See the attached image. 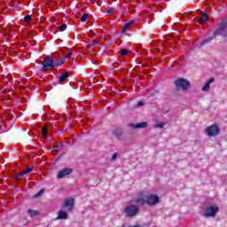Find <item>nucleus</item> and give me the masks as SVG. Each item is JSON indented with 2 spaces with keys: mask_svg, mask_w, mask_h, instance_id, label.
Wrapping results in <instances>:
<instances>
[{
  "mask_svg": "<svg viewBox=\"0 0 227 227\" xmlns=\"http://www.w3.org/2000/svg\"><path fill=\"white\" fill-rule=\"evenodd\" d=\"M176 87L183 90V91H187L191 88V82L187 81L185 78H179L175 81Z\"/></svg>",
  "mask_w": 227,
  "mask_h": 227,
  "instance_id": "f257e3e1",
  "label": "nucleus"
},
{
  "mask_svg": "<svg viewBox=\"0 0 227 227\" xmlns=\"http://www.w3.org/2000/svg\"><path fill=\"white\" fill-rule=\"evenodd\" d=\"M146 201L147 195L143 192H138L134 198V203H136L137 207H145V205H146Z\"/></svg>",
  "mask_w": 227,
  "mask_h": 227,
  "instance_id": "f03ea898",
  "label": "nucleus"
},
{
  "mask_svg": "<svg viewBox=\"0 0 227 227\" xmlns=\"http://www.w3.org/2000/svg\"><path fill=\"white\" fill-rule=\"evenodd\" d=\"M217 212H219V207L210 205L206 207L203 216L204 217H215Z\"/></svg>",
  "mask_w": 227,
  "mask_h": 227,
  "instance_id": "7ed1b4c3",
  "label": "nucleus"
},
{
  "mask_svg": "<svg viewBox=\"0 0 227 227\" xmlns=\"http://www.w3.org/2000/svg\"><path fill=\"white\" fill-rule=\"evenodd\" d=\"M51 68H54V59L51 58V56H47L43 60L41 72H47V70H51Z\"/></svg>",
  "mask_w": 227,
  "mask_h": 227,
  "instance_id": "20e7f679",
  "label": "nucleus"
},
{
  "mask_svg": "<svg viewBox=\"0 0 227 227\" xmlns=\"http://www.w3.org/2000/svg\"><path fill=\"white\" fill-rule=\"evenodd\" d=\"M137 212H139V207L136 205L128 206L124 209V214L127 217H134L135 215H137Z\"/></svg>",
  "mask_w": 227,
  "mask_h": 227,
  "instance_id": "39448f33",
  "label": "nucleus"
},
{
  "mask_svg": "<svg viewBox=\"0 0 227 227\" xmlns=\"http://www.w3.org/2000/svg\"><path fill=\"white\" fill-rule=\"evenodd\" d=\"M160 201V198L155 194L147 195L146 205L149 207H153V205H157Z\"/></svg>",
  "mask_w": 227,
  "mask_h": 227,
  "instance_id": "423d86ee",
  "label": "nucleus"
},
{
  "mask_svg": "<svg viewBox=\"0 0 227 227\" xmlns=\"http://www.w3.org/2000/svg\"><path fill=\"white\" fill-rule=\"evenodd\" d=\"M206 134L207 136H209V137H212L214 136H217V134H219V126H217V125L209 126L206 129Z\"/></svg>",
  "mask_w": 227,
  "mask_h": 227,
  "instance_id": "0eeeda50",
  "label": "nucleus"
},
{
  "mask_svg": "<svg viewBox=\"0 0 227 227\" xmlns=\"http://www.w3.org/2000/svg\"><path fill=\"white\" fill-rule=\"evenodd\" d=\"M74 198H68L64 201L62 207L67 208V212H72L74 210Z\"/></svg>",
  "mask_w": 227,
  "mask_h": 227,
  "instance_id": "6e6552de",
  "label": "nucleus"
},
{
  "mask_svg": "<svg viewBox=\"0 0 227 227\" xmlns=\"http://www.w3.org/2000/svg\"><path fill=\"white\" fill-rule=\"evenodd\" d=\"M129 127L133 130L139 129H146L148 127V122L144 121L137 124L130 123L129 124Z\"/></svg>",
  "mask_w": 227,
  "mask_h": 227,
  "instance_id": "1a4fd4ad",
  "label": "nucleus"
},
{
  "mask_svg": "<svg viewBox=\"0 0 227 227\" xmlns=\"http://www.w3.org/2000/svg\"><path fill=\"white\" fill-rule=\"evenodd\" d=\"M31 171H33V168H28L25 169L23 172H20V174L14 176V180L16 182H20L21 178H24L25 175H27V173H31Z\"/></svg>",
  "mask_w": 227,
  "mask_h": 227,
  "instance_id": "9d476101",
  "label": "nucleus"
},
{
  "mask_svg": "<svg viewBox=\"0 0 227 227\" xmlns=\"http://www.w3.org/2000/svg\"><path fill=\"white\" fill-rule=\"evenodd\" d=\"M72 171V168H64L58 173L57 178H65L66 176H68V175H71Z\"/></svg>",
  "mask_w": 227,
  "mask_h": 227,
  "instance_id": "9b49d317",
  "label": "nucleus"
},
{
  "mask_svg": "<svg viewBox=\"0 0 227 227\" xmlns=\"http://www.w3.org/2000/svg\"><path fill=\"white\" fill-rule=\"evenodd\" d=\"M214 40H215V37H214V35L207 37L206 39L200 41L199 43V45L200 47H205V45H208V43H211Z\"/></svg>",
  "mask_w": 227,
  "mask_h": 227,
  "instance_id": "f8f14e48",
  "label": "nucleus"
},
{
  "mask_svg": "<svg viewBox=\"0 0 227 227\" xmlns=\"http://www.w3.org/2000/svg\"><path fill=\"white\" fill-rule=\"evenodd\" d=\"M112 134L116 139H120L123 134V129L121 128H115L112 130Z\"/></svg>",
  "mask_w": 227,
  "mask_h": 227,
  "instance_id": "ddd939ff",
  "label": "nucleus"
},
{
  "mask_svg": "<svg viewBox=\"0 0 227 227\" xmlns=\"http://www.w3.org/2000/svg\"><path fill=\"white\" fill-rule=\"evenodd\" d=\"M68 219V213L64 210H59L58 213L57 220H67Z\"/></svg>",
  "mask_w": 227,
  "mask_h": 227,
  "instance_id": "4468645a",
  "label": "nucleus"
},
{
  "mask_svg": "<svg viewBox=\"0 0 227 227\" xmlns=\"http://www.w3.org/2000/svg\"><path fill=\"white\" fill-rule=\"evenodd\" d=\"M224 29L223 28H221V27H218L215 32L213 33V36L214 38H217V36H221L223 35H224Z\"/></svg>",
  "mask_w": 227,
  "mask_h": 227,
  "instance_id": "2eb2a0df",
  "label": "nucleus"
},
{
  "mask_svg": "<svg viewBox=\"0 0 227 227\" xmlns=\"http://www.w3.org/2000/svg\"><path fill=\"white\" fill-rule=\"evenodd\" d=\"M214 82V78L209 79L202 88V91H210V84Z\"/></svg>",
  "mask_w": 227,
  "mask_h": 227,
  "instance_id": "dca6fc26",
  "label": "nucleus"
},
{
  "mask_svg": "<svg viewBox=\"0 0 227 227\" xmlns=\"http://www.w3.org/2000/svg\"><path fill=\"white\" fill-rule=\"evenodd\" d=\"M65 63V59H53V68L57 67H61Z\"/></svg>",
  "mask_w": 227,
  "mask_h": 227,
  "instance_id": "f3484780",
  "label": "nucleus"
},
{
  "mask_svg": "<svg viewBox=\"0 0 227 227\" xmlns=\"http://www.w3.org/2000/svg\"><path fill=\"white\" fill-rule=\"evenodd\" d=\"M207 20H208V14L204 12V13H202L200 19L199 20V23L203 26V24H205V22H207Z\"/></svg>",
  "mask_w": 227,
  "mask_h": 227,
  "instance_id": "a211bd4d",
  "label": "nucleus"
},
{
  "mask_svg": "<svg viewBox=\"0 0 227 227\" xmlns=\"http://www.w3.org/2000/svg\"><path fill=\"white\" fill-rule=\"evenodd\" d=\"M68 77H69L68 73H64V74H62L59 76V82H65V81H67Z\"/></svg>",
  "mask_w": 227,
  "mask_h": 227,
  "instance_id": "6ab92c4d",
  "label": "nucleus"
},
{
  "mask_svg": "<svg viewBox=\"0 0 227 227\" xmlns=\"http://www.w3.org/2000/svg\"><path fill=\"white\" fill-rule=\"evenodd\" d=\"M27 213H28V215H30V217H36V215H38V214H40V212H38L36 210H33V209H28Z\"/></svg>",
  "mask_w": 227,
  "mask_h": 227,
  "instance_id": "aec40b11",
  "label": "nucleus"
},
{
  "mask_svg": "<svg viewBox=\"0 0 227 227\" xmlns=\"http://www.w3.org/2000/svg\"><path fill=\"white\" fill-rule=\"evenodd\" d=\"M42 132H43V137H47L48 134H49V127L48 126H44L42 129Z\"/></svg>",
  "mask_w": 227,
  "mask_h": 227,
  "instance_id": "412c9836",
  "label": "nucleus"
},
{
  "mask_svg": "<svg viewBox=\"0 0 227 227\" xmlns=\"http://www.w3.org/2000/svg\"><path fill=\"white\" fill-rule=\"evenodd\" d=\"M97 45H98V40H93L92 42H90V43L89 44V47L91 49L93 47H97Z\"/></svg>",
  "mask_w": 227,
  "mask_h": 227,
  "instance_id": "4be33fe9",
  "label": "nucleus"
},
{
  "mask_svg": "<svg viewBox=\"0 0 227 227\" xmlns=\"http://www.w3.org/2000/svg\"><path fill=\"white\" fill-rule=\"evenodd\" d=\"M88 17H90V14H88V13L83 14L81 18V21L86 22L88 20Z\"/></svg>",
  "mask_w": 227,
  "mask_h": 227,
  "instance_id": "5701e85b",
  "label": "nucleus"
},
{
  "mask_svg": "<svg viewBox=\"0 0 227 227\" xmlns=\"http://www.w3.org/2000/svg\"><path fill=\"white\" fill-rule=\"evenodd\" d=\"M43 192H45V189H41V190L34 196V198H40V196H42V194H43Z\"/></svg>",
  "mask_w": 227,
  "mask_h": 227,
  "instance_id": "b1692460",
  "label": "nucleus"
},
{
  "mask_svg": "<svg viewBox=\"0 0 227 227\" xmlns=\"http://www.w3.org/2000/svg\"><path fill=\"white\" fill-rule=\"evenodd\" d=\"M219 27H221L222 29L225 30L226 27H227V24H226V21H222L220 24H219Z\"/></svg>",
  "mask_w": 227,
  "mask_h": 227,
  "instance_id": "393cba45",
  "label": "nucleus"
},
{
  "mask_svg": "<svg viewBox=\"0 0 227 227\" xmlns=\"http://www.w3.org/2000/svg\"><path fill=\"white\" fill-rule=\"evenodd\" d=\"M120 54H121L122 56H127L129 54V50L122 49L120 51Z\"/></svg>",
  "mask_w": 227,
  "mask_h": 227,
  "instance_id": "a878e982",
  "label": "nucleus"
},
{
  "mask_svg": "<svg viewBox=\"0 0 227 227\" xmlns=\"http://www.w3.org/2000/svg\"><path fill=\"white\" fill-rule=\"evenodd\" d=\"M24 20L25 22H27V24H29V22H31V15H27L24 17Z\"/></svg>",
  "mask_w": 227,
  "mask_h": 227,
  "instance_id": "bb28decb",
  "label": "nucleus"
},
{
  "mask_svg": "<svg viewBox=\"0 0 227 227\" xmlns=\"http://www.w3.org/2000/svg\"><path fill=\"white\" fill-rule=\"evenodd\" d=\"M67 24H62L59 26V31H67Z\"/></svg>",
  "mask_w": 227,
  "mask_h": 227,
  "instance_id": "cd10ccee",
  "label": "nucleus"
},
{
  "mask_svg": "<svg viewBox=\"0 0 227 227\" xmlns=\"http://www.w3.org/2000/svg\"><path fill=\"white\" fill-rule=\"evenodd\" d=\"M145 106V102L143 101H138L137 105H135L136 107H143Z\"/></svg>",
  "mask_w": 227,
  "mask_h": 227,
  "instance_id": "c85d7f7f",
  "label": "nucleus"
},
{
  "mask_svg": "<svg viewBox=\"0 0 227 227\" xmlns=\"http://www.w3.org/2000/svg\"><path fill=\"white\" fill-rule=\"evenodd\" d=\"M128 31H129V27L126 24H124L122 26V33H127Z\"/></svg>",
  "mask_w": 227,
  "mask_h": 227,
  "instance_id": "c756f323",
  "label": "nucleus"
},
{
  "mask_svg": "<svg viewBox=\"0 0 227 227\" xmlns=\"http://www.w3.org/2000/svg\"><path fill=\"white\" fill-rule=\"evenodd\" d=\"M134 24H136V21H134V20H131V21L126 23L128 27H131V26H134Z\"/></svg>",
  "mask_w": 227,
  "mask_h": 227,
  "instance_id": "7c9ffc66",
  "label": "nucleus"
},
{
  "mask_svg": "<svg viewBox=\"0 0 227 227\" xmlns=\"http://www.w3.org/2000/svg\"><path fill=\"white\" fill-rule=\"evenodd\" d=\"M116 159H118V154L117 153H114L113 156H112V162H114V160H116Z\"/></svg>",
  "mask_w": 227,
  "mask_h": 227,
  "instance_id": "2f4dec72",
  "label": "nucleus"
},
{
  "mask_svg": "<svg viewBox=\"0 0 227 227\" xmlns=\"http://www.w3.org/2000/svg\"><path fill=\"white\" fill-rule=\"evenodd\" d=\"M73 56H74V53H72V51H68L67 54V56H66V58H67V59H70V58H72Z\"/></svg>",
  "mask_w": 227,
  "mask_h": 227,
  "instance_id": "473e14b6",
  "label": "nucleus"
},
{
  "mask_svg": "<svg viewBox=\"0 0 227 227\" xmlns=\"http://www.w3.org/2000/svg\"><path fill=\"white\" fill-rule=\"evenodd\" d=\"M155 127H156L157 129H162V128L164 127V123L159 122V123L156 124Z\"/></svg>",
  "mask_w": 227,
  "mask_h": 227,
  "instance_id": "72a5a7b5",
  "label": "nucleus"
},
{
  "mask_svg": "<svg viewBox=\"0 0 227 227\" xmlns=\"http://www.w3.org/2000/svg\"><path fill=\"white\" fill-rule=\"evenodd\" d=\"M114 12V9H113V8H108V10H107L108 15H113Z\"/></svg>",
  "mask_w": 227,
  "mask_h": 227,
  "instance_id": "f704fd0d",
  "label": "nucleus"
},
{
  "mask_svg": "<svg viewBox=\"0 0 227 227\" xmlns=\"http://www.w3.org/2000/svg\"><path fill=\"white\" fill-rule=\"evenodd\" d=\"M10 118H13V114H10Z\"/></svg>",
  "mask_w": 227,
  "mask_h": 227,
  "instance_id": "c9c22d12",
  "label": "nucleus"
},
{
  "mask_svg": "<svg viewBox=\"0 0 227 227\" xmlns=\"http://www.w3.org/2000/svg\"><path fill=\"white\" fill-rule=\"evenodd\" d=\"M4 102H10V99L4 100Z\"/></svg>",
  "mask_w": 227,
  "mask_h": 227,
  "instance_id": "e433bc0d",
  "label": "nucleus"
},
{
  "mask_svg": "<svg viewBox=\"0 0 227 227\" xmlns=\"http://www.w3.org/2000/svg\"><path fill=\"white\" fill-rule=\"evenodd\" d=\"M0 130H3V126H0Z\"/></svg>",
  "mask_w": 227,
  "mask_h": 227,
  "instance_id": "4c0bfd02",
  "label": "nucleus"
},
{
  "mask_svg": "<svg viewBox=\"0 0 227 227\" xmlns=\"http://www.w3.org/2000/svg\"><path fill=\"white\" fill-rule=\"evenodd\" d=\"M224 22H226V24H227V18H226V20H223Z\"/></svg>",
  "mask_w": 227,
  "mask_h": 227,
  "instance_id": "58836bf2",
  "label": "nucleus"
}]
</instances>
